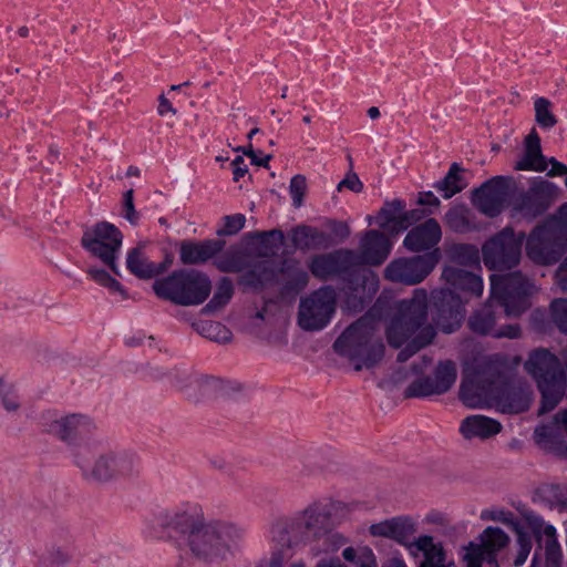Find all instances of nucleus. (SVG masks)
Returning a JSON list of instances; mask_svg holds the SVG:
<instances>
[{
    "label": "nucleus",
    "instance_id": "nucleus-19",
    "mask_svg": "<svg viewBox=\"0 0 567 567\" xmlns=\"http://www.w3.org/2000/svg\"><path fill=\"white\" fill-rule=\"evenodd\" d=\"M557 197V188L547 181H536L514 204V209L534 218L543 214Z\"/></svg>",
    "mask_w": 567,
    "mask_h": 567
},
{
    "label": "nucleus",
    "instance_id": "nucleus-39",
    "mask_svg": "<svg viewBox=\"0 0 567 567\" xmlns=\"http://www.w3.org/2000/svg\"><path fill=\"white\" fill-rule=\"evenodd\" d=\"M234 288L228 279H223L217 286L213 299L207 305L209 309H218L224 307L233 297Z\"/></svg>",
    "mask_w": 567,
    "mask_h": 567
},
{
    "label": "nucleus",
    "instance_id": "nucleus-57",
    "mask_svg": "<svg viewBox=\"0 0 567 567\" xmlns=\"http://www.w3.org/2000/svg\"><path fill=\"white\" fill-rule=\"evenodd\" d=\"M548 164H550V169L548 172L549 176H567V166L554 157H551L549 161H547Z\"/></svg>",
    "mask_w": 567,
    "mask_h": 567
},
{
    "label": "nucleus",
    "instance_id": "nucleus-63",
    "mask_svg": "<svg viewBox=\"0 0 567 567\" xmlns=\"http://www.w3.org/2000/svg\"><path fill=\"white\" fill-rule=\"evenodd\" d=\"M18 32H19V35L23 37V38L27 37L29 33L28 28H25V27L20 28Z\"/></svg>",
    "mask_w": 567,
    "mask_h": 567
},
{
    "label": "nucleus",
    "instance_id": "nucleus-53",
    "mask_svg": "<svg viewBox=\"0 0 567 567\" xmlns=\"http://www.w3.org/2000/svg\"><path fill=\"white\" fill-rule=\"evenodd\" d=\"M231 167H233V175H234L235 182H238L248 172L247 165L245 164V159L241 156H237L231 162Z\"/></svg>",
    "mask_w": 567,
    "mask_h": 567
},
{
    "label": "nucleus",
    "instance_id": "nucleus-37",
    "mask_svg": "<svg viewBox=\"0 0 567 567\" xmlns=\"http://www.w3.org/2000/svg\"><path fill=\"white\" fill-rule=\"evenodd\" d=\"M276 275L272 268V261L262 260L254 266L244 277L245 282L251 287H262L275 279Z\"/></svg>",
    "mask_w": 567,
    "mask_h": 567
},
{
    "label": "nucleus",
    "instance_id": "nucleus-40",
    "mask_svg": "<svg viewBox=\"0 0 567 567\" xmlns=\"http://www.w3.org/2000/svg\"><path fill=\"white\" fill-rule=\"evenodd\" d=\"M481 518L484 520L503 523L506 526L512 527L515 532H518L519 529L513 513L504 509H485L481 513Z\"/></svg>",
    "mask_w": 567,
    "mask_h": 567
},
{
    "label": "nucleus",
    "instance_id": "nucleus-31",
    "mask_svg": "<svg viewBox=\"0 0 567 567\" xmlns=\"http://www.w3.org/2000/svg\"><path fill=\"white\" fill-rule=\"evenodd\" d=\"M502 425L498 421L485 415H471L460 425V432L465 439H488L498 434Z\"/></svg>",
    "mask_w": 567,
    "mask_h": 567
},
{
    "label": "nucleus",
    "instance_id": "nucleus-25",
    "mask_svg": "<svg viewBox=\"0 0 567 567\" xmlns=\"http://www.w3.org/2000/svg\"><path fill=\"white\" fill-rule=\"evenodd\" d=\"M442 237L440 224L430 218L413 227L404 238V246L411 251H423L436 246Z\"/></svg>",
    "mask_w": 567,
    "mask_h": 567
},
{
    "label": "nucleus",
    "instance_id": "nucleus-30",
    "mask_svg": "<svg viewBox=\"0 0 567 567\" xmlns=\"http://www.w3.org/2000/svg\"><path fill=\"white\" fill-rule=\"evenodd\" d=\"M221 249L223 244L218 240L183 241L181 244V261L185 265L206 262Z\"/></svg>",
    "mask_w": 567,
    "mask_h": 567
},
{
    "label": "nucleus",
    "instance_id": "nucleus-41",
    "mask_svg": "<svg viewBox=\"0 0 567 567\" xmlns=\"http://www.w3.org/2000/svg\"><path fill=\"white\" fill-rule=\"evenodd\" d=\"M319 237V231L309 226H299L292 233L293 243L299 247H310Z\"/></svg>",
    "mask_w": 567,
    "mask_h": 567
},
{
    "label": "nucleus",
    "instance_id": "nucleus-55",
    "mask_svg": "<svg viewBox=\"0 0 567 567\" xmlns=\"http://www.w3.org/2000/svg\"><path fill=\"white\" fill-rule=\"evenodd\" d=\"M447 223L451 227L457 229L465 224L464 212L462 209H453L446 215Z\"/></svg>",
    "mask_w": 567,
    "mask_h": 567
},
{
    "label": "nucleus",
    "instance_id": "nucleus-52",
    "mask_svg": "<svg viewBox=\"0 0 567 567\" xmlns=\"http://www.w3.org/2000/svg\"><path fill=\"white\" fill-rule=\"evenodd\" d=\"M157 113L159 116H165L167 114H177V110L173 106V103L165 94H161L158 96Z\"/></svg>",
    "mask_w": 567,
    "mask_h": 567
},
{
    "label": "nucleus",
    "instance_id": "nucleus-6",
    "mask_svg": "<svg viewBox=\"0 0 567 567\" xmlns=\"http://www.w3.org/2000/svg\"><path fill=\"white\" fill-rule=\"evenodd\" d=\"M566 247L567 203L533 229L526 241V254L534 262L549 265L558 260Z\"/></svg>",
    "mask_w": 567,
    "mask_h": 567
},
{
    "label": "nucleus",
    "instance_id": "nucleus-8",
    "mask_svg": "<svg viewBox=\"0 0 567 567\" xmlns=\"http://www.w3.org/2000/svg\"><path fill=\"white\" fill-rule=\"evenodd\" d=\"M153 288L159 298L181 306H197L208 298L212 284L209 278L200 271L178 270L164 279L156 280Z\"/></svg>",
    "mask_w": 567,
    "mask_h": 567
},
{
    "label": "nucleus",
    "instance_id": "nucleus-23",
    "mask_svg": "<svg viewBox=\"0 0 567 567\" xmlns=\"http://www.w3.org/2000/svg\"><path fill=\"white\" fill-rule=\"evenodd\" d=\"M391 251L389 239L377 230L368 231L360 243V251L355 252V258L351 262L357 265H380Z\"/></svg>",
    "mask_w": 567,
    "mask_h": 567
},
{
    "label": "nucleus",
    "instance_id": "nucleus-11",
    "mask_svg": "<svg viewBox=\"0 0 567 567\" xmlns=\"http://www.w3.org/2000/svg\"><path fill=\"white\" fill-rule=\"evenodd\" d=\"M523 233L515 234L512 228H504L491 237L482 247L484 265L491 270H504L515 267L520 260Z\"/></svg>",
    "mask_w": 567,
    "mask_h": 567
},
{
    "label": "nucleus",
    "instance_id": "nucleus-59",
    "mask_svg": "<svg viewBox=\"0 0 567 567\" xmlns=\"http://www.w3.org/2000/svg\"><path fill=\"white\" fill-rule=\"evenodd\" d=\"M248 155L251 157L252 162L256 165H258V166H267L268 161H269V156H267L266 158L260 159V158H256V156H255V154L252 152H250Z\"/></svg>",
    "mask_w": 567,
    "mask_h": 567
},
{
    "label": "nucleus",
    "instance_id": "nucleus-38",
    "mask_svg": "<svg viewBox=\"0 0 567 567\" xmlns=\"http://www.w3.org/2000/svg\"><path fill=\"white\" fill-rule=\"evenodd\" d=\"M535 121L542 127L549 130L557 124V118L553 113V104L546 97H537L534 101Z\"/></svg>",
    "mask_w": 567,
    "mask_h": 567
},
{
    "label": "nucleus",
    "instance_id": "nucleus-17",
    "mask_svg": "<svg viewBox=\"0 0 567 567\" xmlns=\"http://www.w3.org/2000/svg\"><path fill=\"white\" fill-rule=\"evenodd\" d=\"M336 310V293L321 288L301 301L299 324L305 330H320L331 320Z\"/></svg>",
    "mask_w": 567,
    "mask_h": 567
},
{
    "label": "nucleus",
    "instance_id": "nucleus-14",
    "mask_svg": "<svg viewBox=\"0 0 567 567\" xmlns=\"http://www.w3.org/2000/svg\"><path fill=\"white\" fill-rule=\"evenodd\" d=\"M205 524L202 507L187 503L158 516L155 520L154 534L157 537L168 538H173L174 533L181 534L185 542L189 534L198 530Z\"/></svg>",
    "mask_w": 567,
    "mask_h": 567
},
{
    "label": "nucleus",
    "instance_id": "nucleus-46",
    "mask_svg": "<svg viewBox=\"0 0 567 567\" xmlns=\"http://www.w3.org/2000/svg\"><path fill=\"white\" fill-rule=\"evenodd\" d=\"M516 533L518 536L517 542H518L519 549H518V553H517L514 564L516 567H518V566H522L525 564V561L532 550V540L520 529H518V532H516Z\"/></svg>",
    "mask_w": 567,
    "mask_h": 567
},
{
    "label": "nucleus",
    "instance_id": "nucleus-24",
    "mask_svg": "<svg viewBox=\"0 0 567 567\" xmlns=\"http://www.w3.org/2000/svg\"><path fill=\"white\" fill-rule=\"evenodd\" d=\"M405 203L400 199L386 203L378 215L379 226L386 233L399 234L419 217V210L405 212Z\"/></svg>",
    "mask_w": 567,
    "mask_h": 567
},
{
    "label": "nucleus",
    "instance_id": "nucleus-34",
    "mask_svg": "<svg viewBox=\"0 0 567 567\" xmlns=\"http://www.w3.org/2000/svg\"><path fill=\"white\" fill-rule=\"evenodd\" d=\"M557 277L561 281L564 289H567V258L559 267ZM550 309L554 322L563 333L567 334V299L554 300Z\"/></svg>",
    "mask_w": 567,
    "mask_h": 567
},
{
    "label": "nucleus",
    "instance_id": "nucleus-36",
    "mask_svg": "<svg viewBox=\"0 0 567 567\" xmlns=\"http://www.w3.org/2000/svg\"><path fill=\"white\" fill-rule=\"evenodd\" d=\"M342 557L357 567H378L375 555L367 545L346 547Z\"/></svg>",
    "mask_w": 567,
    "mask_h": 567
},
{
    "label": "nucleus",
    "instance_id": "nucleus-62",
    "mask_svg": "<svg viewBox=\"0 0 567 567\" xmlns=\"http://www.w3.org/2000/svg\"><path fill=\"white\" fill-rule=\"evenodd\" d=\"M389 567H406V565L400 559H392Z\"/></svg>",
    "mask_w": 567,
    "mask_h": 567
},
{
    "label": "nucleus",
    "instance_id": "nucleus-7",
    "mask_svg": "<svg viewBox=\"0 0 567 567\" xmlns=\"http://www.w3.org/2000/svg\"><path fill=\"white\" fill-rule=\"evenodd\" d=\"M525 368L536 380L542 392L539 412L545 413L553 410L561 399L566 382V373L560 361L547 350H536L529 355Z\"/></svg>",
    "mask_w": 567,
    "mask_h": 567
},
{
    "label": "nucleus",
    "instance_id": "nucleus-47",
    "mask_svg": "<svg viewBox=\"0 0 567 567\" xmlns=\"http://www.w3.org/2000/svg\"><path fill=\"white\" fill-rule=\"evenodd\" d=\"M203 331L206 337L217 341H226L229 339V331L219 322L208 321L204 324Z\"/></svg>",
    "mask_w": 567,
    "mask_h": 567
},
{
    "label": "nucleus",
    "instance_id": "nucleus-61",
    "mask_svg": "<svg viewBox=\"0 0 567 567\" xmlns=\"http://www.w3.org/2000/svg\"><path fill=\"white\" fill-rule=\"evenodd\" d=\"M368 115L372 120H377L380 117V111L377 106H371L368 109Z\"/></svg>",
    "mask_w": 567,
    "mask_h": 567
},
{
    "label": "nucleus",
    "instance_id": "nucleus-56",
    "mask_svg": "<svg viewBox=\"0 0 567 567\" xmlns=\"http://www.w3.org/2000/svg\"><path fill=\"white\" fill-rule=\"evenodd\" d=\"M417 204L422 206L437 207L440 205V200L432 192H422L419 194Z\"/></svg>",
    "mask_w": 567,
    "mask_h": 567
},
{
    "label": "nucleus",
    "instance_id": "nucleus-28",
    "mask_svg": "<svg viewBox=\"0 0 567 567\" xmlns=\"http://www.w3.org/2000/svg\"><path fill=\"white\" fill-rule=\"evenodd\" d=\"M355 252L351 250H339L334 254L316 257L311 264V271L316 277L327 279L334 274L351 267Z\"/></svg>",
    "mask_w": 567,
    "mask_h": 567
},
{
    "label": "nucleus",
    "instance_id": "nucleus-51",
    "mask_svg": "<svg viewBox=\"0 0 567 567\" xmlns=\"http://www.w3.org/2000/svg\"><path fill=\"white\" fill-rule=\"evenodd\" d=\"M124 209L125 218L132 224H135L137 220V213L135 212L133 204V189H130L124 194Z\"/></svg>",
    "mask_w": 567,
    "mask_h": 567
},
{
    "label": "nucleus",
    "instance_id": "nucleus-33",
    "mask_svg": "<svg viewBox=\"0 0 567 567\" xmlns=\"http://www.w3.org/2000/svg\"><path fill=\"white\" fill-rule=\"evenodd\" d=\"M415 547L423 551L425 557L420 567H446L443 548L436 545L431 536L419 537Z\"/></svg>",
    "mask_w": 567,
    "mask_h": 567
},
{
    "label": "nucleus",
    "instance_id": "nucleus-18",
    "mask_svg": "<svg viewBox=\"0 0 567 567\" xmlns=\"http://www.w3.org/2000/svg\"><path fill=\"white\" fill-rule=\"evenodd\" d=\"M457 369L454 362L443 361L437 364L433 377L417 379L406 389L408 396H430L447 392L456 381Z\"/></svg>",
    "mask_w": 567,
    "mask_h": 567
},
{
    "label": "nucleus",
    "instance_id": "nucleus-12",
    "mask_svg": "<svg viewBox=\"0 0 567 567\" xmlns=\"http://www.w3.org/2000/svg\"><path fill=\"white\" fill-rule=\"evenodd\" d=\"M442 276L450 285V288L441 291L442 307L449 308L455 324L460 326L463 317L461 310L463 299L460 295L454 296L455 292L461 291L464 295V301H467L468 297H480L483 292V280L480 276L454 267H446Z\"/></svg>",
    "mask_w": 567,
    "mask_h": 567
},
{
    "label": "nucleus",
    "instance_id": "nucleus-35",
    "mask_svg": "<svg viewBox=\"0 0 567 567\" xmlns=\"http://www.w3.org/2000/svg\"><path fill=\"white\" fill-rule=\"evenodd\" d=\"M465 186L466 183L462 176V168L454 163L451 165L446 176L435 187L447 199L460 193Z\"/></svg>",
    "mask_w": 567,
    "mask_h": 567
},
{
    "label": "nucleus",
    "instance_id": "nucleus-42",
    "mask_svg": "<svg viewBox=\"0 0 567 567\" xmlns=\"http://www.w3.org/2000/svg\"><path fill=\"white\" fill-rule=\"evenodd\" d=\"M87 274L95 282L112 291L122 290L121 284L103 269L91 268Z\"/></svg>",
    "mask_w": 567,
    "mask_h": 567
},
{
    "label": "nucleus",
    "instance_id": "nucleus-10",
    "mask_svg": "<svg viewBox=\"0 0 567 567\" xmlns=\"http://www.w3.org/2000/svg\"><path fill=\"white\" fill-rule=\"evenodd\" d=\"M76 463L84 475L95 481L131 476L140 468V462L135 455L114 451L104 452L90 461L86 457V451L83 450L79 452Z\"/></svg>",
    "mask_w": 567,
    "mask_h": 567
},
{
    "label": "nucleus",
    "instance_id": "nucleus-9",
    "mask_svg": "<svg viewBox=\"0 0 567 567\" xmlns=\"http://www.w3.org/2000/svg\"><path fill=\"white\" fill-rule=\"evenodd\" d=\"M461 401L471 409H485L495 405L504 413H519L525 411L528 405V399L518 400L514 402H506L498 399L497 391L494 382H484L478 374L465 372L461 389Z\"/></svg>",
    "mask_w": 567,
    "mask_h": 567
},
{
    "label": "nucleus",
    "instance_id": "nucleus-43",
    "mask_svg": "<svg viewBox=\"0 0 567 567\" xmlns=\"http://www.w3.org/2000/svg\"><path fill=\"white\" fill-rule=\"evenodd\" d=\"M307 183L306 178L301 175H296L291 178L289 192L295 206L299 207L302 204L306 194Z\"/></svg>",
    "mask_w": 567,
    "mask_h": 567
},
{
    "label": "nucleus",
    "instance_id": "nucleus-54",
    "mask_svg": "<svg viewBox=\"0 0 567 567\" xmlns=\"http://www.w3.org/2000/svg\"><path fill=\"white\" fill-rule=\"evenodd\" d=\"M216 265L221 271H226V272H233V271L239 270L238 262L235 259L234 255L226 256L221 259H218Z\"/></svg>",
    "mask_w": 567,
    "mask_h": 567
},
{
    "label": "nucleus",
    "instance_id": "nucleus-15",
    "mask_svg": "<svg viewBox=\"0 0 567 567\" xmlns=\"http://www.w3.org/2000/svg\"><path fill=\"white\" fill-rule=\"evenodd\" d=\"M440 260L437 249L423 256L398 258L391 261L385 270L386 279L404 285H416L423 281L435 268Z\"/></svg>",
    "mask_w": 567,
    "mask_h": 567
},
{
    "label": "nucleus",
    "instance_id": "nucleus-27",
    "mask_svg": "<svg viewBox=\"0 0 567 567\" xmlns=\"http://www.w3.org/2000/svg\"><path fill=\"white\" fill-rule=\"evenodd\" d=\"M172 265V259L164 262H152L145 254V245L141 244L127 251L126 267L138 278L150 279L164 272Z\"/></svg>",
    "mask_w": 567,
    "mask_h": 567
},
{
    "label": "nucleus",
    "instance_id": "nucleus-13",
    "mask_svg": "<svg viewBox=\"0 0 567 567\" xmlns=\"http://www.w3.org/2000/svg\"><path fill=\"white\" fill-rule=\"evenodd\" d=\"M82 246L93 256L101 259L110 269L117 274L116 259L123 243V234L113 224L101 221L84 231Z\"/></svg>",
    "mask_w": 567,
    "mask_h": 567
},
{
    "label": "nucleus",
    "instance_id": "nucleus-45",
    "mask_svg": "<svg viewBox=\"0 0 567 567\" xmlns=\"http://www.w3.org/2000/svg\"><path fill=\"white\" fill-rule=\"evenodd\" d=\"M0 403L8 412H14L19 408V400L16 393L0 381Z\"/></svg>",
    "mask_w": 567,
    "mask_h": 567
},
{
    "label": "nucleus",
    "instance_id": "nucleus-20",
    "mask_svg": "<svg viewBox=\"0 0 567 567\" xmlns=\"http://www.w3.org/2000/svg\"><path fill=\"white\" fill-rule=\"evenodd\" d=\"M47 431L63 441L78 443L90 437L96 426L93 421L82 414H71L44 423Z\"/></svg>",
    "mask_w": 567,
    "mask_h": 567
},
{
    "label": "nucleus",
    "instance_id": "nucleus-22",
    "mask_svg": "<svg viewBox=\"0 0 567 567\" xmlns=\"http://www.w3.org/2000/svg\"><path fill=\"white\" fill-rule=\"evenodd\" d=\"M369 535L377 538H388L408 546L417 530V523L411 516H395L369 526Z\"/></svg>",
    "mask_w": 567,
    "mask_h": 567
},
{
    "label": "nucleus",
    "instance_id": "nucleus-1",
    "mask_svg": "<svg viewBox=\"0 0 567 567\" xmlns=\"http://www.w3.org/2000/svg\"><path fill=\"white\" fill-rule=\"evenodd\" d=\"M329 519L328 505L316 502L291 519L276 523L270 530L271 558L261 563L259 567H282L284 561L291 557L292 546L300 542H310V550L313 556H317L320 551H337L347 543L343 535L333 533L326 535L323 538H317L320 532L328 528Z\"/></svg>",
    "mask_w": 567,
    "mask_h": 567
},
{
    "label": "nucleus",
    "instance_id": "nucleus-2",
    "mask_svg": "<svg viewBox=\"0 0 567 567\" xmlns=\"http://www.w3.org/2000/svg\"><path fill=\"white\" fill-rule=\"evenodd\" d=\"M535 286L519 272L491 276V299L481 311L470 320V328L481 334H491L496 338H516L519 334L517 326L496 328V312L494 302L504 309L507 316H518L530 306V298Z\"/></svg>",
    "mask_w": 567,
    "mask_h": 567
},
{
    "label": "nucleus",
    "instance_id": "nucleus-58",
    "mask_svg": "<svg viewBox=\"0 0 567 567\" xmlns=\"http://www.w3.org/2000/svg\"><path fill=\"white\" fill-rule=\"evenodd\" d=\"M316 567H347L346 565H343L339 558L334 557V558H324V559H321L318 561V564L316 565Z\"/></svg>",
    "mask_w": 567,
    "mask_h": 567
},
{
    "label": "nucleus",
    "instance_id": "nucleus-16",
    "mask_svg": "<svg viewBox=\"0 0 567 567\" xmlns=\"http://www.w3.org/2000/svg\"><path fill=\"white\" fill-rule=\"evenodd\" d=\"M508 536L497 527H487L480 535L478 543L465 547L463 559L466 567H498L497 553L507 546Z\"/></svg>",
    "mask_w": 567,
    "mask_h": 567
},
{
    "label": "nucleus",
    "instance_id": "nucleus-5",
    "mask_svg": "<svg viewBox=\"0 0 567 567\" xmlns=\"http://www.w3.org/2000/svg\"><path fill=\"white\" fill-rule=\"evenodd\" d=\"M372 312L351 324L334 342L337 353L347 358L357 371L378 363L384 353V346L375 336Z\"/></svg>",
    "mask_w": 567,
    "mask_h": 567
},
{
    "label": "nucleus",
    "instance_id": "nucleus-49",
    "mask_svg": "<svg viewBox=\"0 0 567 567\" xmlns=\"http://www.w3.org/2000/svg\"><path fill=\"white\" fill-rule=\"evenodd\" d=\"M338 192H342L343 189L351 190L353 193H361L363 190V183L360 181L359 176L349 172L344 176V178L337 186Z\"/></svg>",
    "mask_w": 567,
    "mask_h": 567
},
{
    "label": "nucleus",
    "instance_id": "nucleus-4",
    "mask_svg": "<svg viewBox=\"0 0 567 567\" xmlns=\"http://www.w3.org/2000/svg\"><path fill=\"white\" fill-rule=\"evenodd\" d=\"M243 539L241 528L230 523L214 522L189 534L183 545L195 560L219 564L234 556Z\"/></svg>",
    "mask_w": 567,
    "mask_h": 567
},
{
    "label": "nucleus",
    "instance_id": "nucleus-50",
    "mask_svg": "<svg viewBox=\"0 0 567 567\" xmlns=\"http://www.w3.org/2000/svg\"><path fill=\"white\" fill-rule=\"evenodd\" d=\"M288 277L290 289L299 291L303 289L308 282V275L303 270L297 268H288Z\"/></svg>",
    "mask_w": 567,
    "mask_h": 567
},
{
    "label": "nucleus",
    "instance_id": "nucleus-21",
    "mask_svg": "<svg viewBox=\"0 0 567 567\" xmlns=\"http://www.w3.org/2000/svg\"><path fill=\"white\" fill-rule=\"evenodd\" d=\"M508 194L506 179L498 176L486 182L481 188L475 190L473 203L483 214L494 217L503 210Z\"/></svg>",
    "mask_w": 567,
    "mask_h": 567
},
{
    "label": "nucleus",
    "instance_id": "nucleus-64",
    "mask_svg": "<svg viewBox=\"0 0 567 567\" xmlns=\"http://www.w3.org/2000/svg\"><path fill=\"white\" fill-rule=\"evenodd\" d=\"M290 567H307L302 560L293 561Z\"/></svg>",
    "mask_w": 567,
    "mask_h": 567
},
{
    "label": "nucleus",
    "instance_id": "nucleus-48",
    "mask_svg": "<svg viewBox=\"0 0 567 567\" xmlns=\"http://www.w3.org/2000/svg\"><path fill=\"white\" fill-rule=\"evenodd\" d=\"M246 218L243 214H235L224 218V228L220 231L224 235H234L245 226Z\"/></svg>",
    "mask_w": 567,
    "mask_h": 567
},
{
    "label": "nucleus",
    "instance_id": "nucleus-32",
    "mask_svg": "<svg viewBox=\"0 0 567 567\" xmlns=\"http://www.w3.org/2000/svg\"><path fill=\"white\" fill-rule=\"evenodd\" d=\"M528 527L533 530L539 542L545 543L546 551L553 558L560 553V547L557 542V534L554 526L546 524L542 517L535 514L525 515Z\"/></svg>",
    "mask_w": 567,
    "mask_h": 567
},
{
    "label": "nucleus",
    "instance_id": "nucleus-26",
    "mask_svg": "<svg viewBox=\"0 0 567 567\" xmlns=\"http://www.w3.org/2000/svg\"><path fill=\"white\" fill-rule=\"evenodd\" d=\"M548 167L546 157L542 153L540 137L536 128H532L524 140V153L515 162V171L545 172Z\"/></svg>",
    "mask_w": 567,
    "mask_h": 567
},
{
    "label": "nucleus",
    "instance_id": "nucleus-29",
    "mask_svg": "<svg viewBox=\"0 0 567 567\" xmlns=\"http://www.w3.org/2000/svg\"><path fill=\"white\" fill-rule=\"evenodd\" d=\"M565 435H567V410L557 414L550 424L535 430L536 443L549 451H559Z\"/></svg>",
    "mask_w": 567,
    "mask_h": 567
},
{
    "label": "nucleus",
    "instance_id": "nucleus-44",
    "mask_svg": "<svg viewBox=\"0 0 567 567\" xmlns=\"http://www.w3.org/2000/svg\"><path fill=\"white\" fill-rule=\"evenodd\" d=\"M454 256L457 260L465 264H477L478 250L471 245H458L454 247Z\"/></svg>",
    "mask_w": 567,
    "mask_h": 567
},
{
    "label": "nucleus",
    "instance_id": "nucleus-60",
    "mask_svg": "<svg viewBox=\"0 0 567 567\" xmlns=\"http://www.w3.org/2000/svg\"><path fill=\"white\" fill-rule=\"evenodd\" d=\"M367 284L369 285V290H372L373 292L377 291V288H378V279L375 278L374 275H371L368 279H367Z\"/></svg>",
    "mask_w": 567,
    "mask_h": 567
},
{
    "label": "nucleus",
    "instance_id": "nucleus-3",
    "mask_svg": "<svg viewBox=\"0 0 567 567\" xmlns=\"http://www.w3.org/2000/svg\"><path fill=\"white\" fill-rule=\"evenodd\" d=\"M427 295L424 290L414 291L412 299L401 301L396 312L386 328L390 346L399 348L406 343L399 355V361L408 360L434 338V329L426 323Z\"/></svg>",
    "mask_w": 567,
    "mask_h": 567
}]
</instances>
